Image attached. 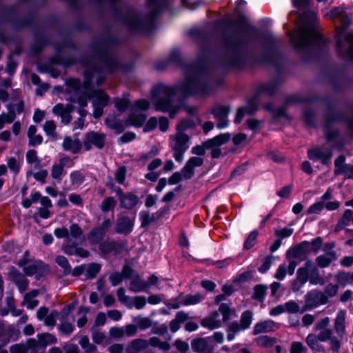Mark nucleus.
<instances>
[{
	"label": "nucleus",
	"mask_w": 353,
	"mask_h": 353,
	"mask_svg": "<svg viewBox=\"0 0 353 353\" xmlns=\"http://www.w3.org/2000/svg\"><path fill=\"white\" fill-rule=\"evenodd\" d=\"M98 61L101 65V68H88L84 72L85 81L83 84L77 79H70L65 81L66 92L70 94L68 100L77 103L80 107H86L88 100L92 99L93 117L97 119L102 116L103 108L108 104L110 97L102 90H92V79L97 75V83L99 85L105 79L103 72H112L119 68L115 55L109 49H105L99 54Z\"/></svg>",
	"instance_id": "nucleus-1"
},
{
	"label": "nucleus",
	"mask_w": 353,
	"mask_h": 353,
	"mask_svg": "<svg viewBox=\"0 0 353 353\" xmlns=\"http://www.w3.org/2000/svg\"><path fill=\"white\" fill-rule=\"evenodd\" d=\"M234 8V12L237 14L236 19L223 18L218 23L223 29H232L245 33L248 37L256 38L261 40L265 51L256 58L259 62H273L279 58L280 53L274 49V37L268 32H261L256 27L250 23L248 17L241 10L240 6H245V0H238Z\"/></svg>",
	"instance_id": "nucleus-2"
},
{
	"label": "nucleus",
	"mask_w": 353,
	"mask_h": 353,
	"mask_svg": "<svg viewBox=\"0 0 353 353\" xmlns=\"http://www.w3.org/2000/svg\"><path fill=\"white\" fill-rule=\"evenodd\" d=\"M203 73L199 72H185L184 81L178 85H163L156 83V94L163 91L168 96L205 97L212 91L210 83L203 78Z\"/></svg>",
	"instance_id": "nucleus-3"
},
{
	"label": "nucleus",
	"mask_w": 353,
	"mask_h": 353,
	"mask_svg": "<svg viewBox=\"0 0 353 353\" xmlns=\"http://www.w3.org/2000/svg\"><path fill=\"white\" fill-rule=\"evenodd\" d=\"M248 38L243 34L223 36L225 47L230 52L231 57L221 63L223 68L242 70L245 67H252L257 63L254 61L256 57L244 56L241 53L244 46L248 43Z\"/></svg>",
	"instance_id": "nucleus-4"
},
{
	"label": "nucleus",
	"mask_w": 353,
	"mask_h": 353,
	"mask_svg": "<svg viewBox=\"0 0 353 353\" xmlns=\"http://www.w3.org/2000/svg\"><path fill=\"white\" fill-rule=\"evenodd\" d=\"M305 31L310 35L309 39L300 34L291 37L290 42L294 50L298 53L305 51L309 54L311 46H316V51L321 52L324 46L328 43L329 39L319 31L312 21L305 24Z\"/></svg>",
	"instance_id": "nucleus-5"
},
{
	"label": "nucleus",
	"mask_w": 353,
	"mask_h": 353,
	"mask_svg": "<svg viewBox=\"0 0 353 353\" xmlns=\"http://www.w3.org/2000/svg\"><path fill=\"white\" fill-rule=\"evenodd\" d=\"M323 132L327 143L334 142L340 136V131L333 128V125L339 122H345L350 136L353 137V117L351 116H347L344 112L337 110L332 114H323Z\"/></svg>",
	"instance_id": "nucleus-6"
},
{
	"label": "nucleus",
	"mask_w": 353,
	"mask_h": 353,
	"mask_svg": "<svg viewBox=\"0 0 353 353\" xmlns=\"http://www.w3.org/2000/svg\"><path fill=\"white\" fill-rule=\"evenodd\" d=\"M157 95V94H156ZM175 96H168L165 94L162 99H158L156 96V111H162L168 112L170 119L175 118L180 110H184L188 114L195 116L197 114L198 108L194 105H190L185 103L187 98L184 96L177 97V104H174L173 97Z\"/></svg>",
	"instance_id": "nucleus-7"
},
{
	"label": "nucleus",
	"mask_w": 353,
	"mask_h": 353,
	"mask_svg": "<svg viewBox=\"0 0 353 353\" xmlns=\"http://www.w3.org/2000/svg\"><path fill=\"white\" fill-rule=\"evenodd\" d=\"M54 234L57 239H65L62 245V250L68 255L78 256L81 258H86L89 256V252L78 244L72 241L69 236V230L66 227L55 228Z\"/></svg>",
	"instance_id": "nucleus-8"
},
{
	"label": "nucleus",
	"mask_w": 353,
	"mask_h": 353,
	"mask_svg": "<svg viewBox=\"0 0 353 353\" xmlns=\"http://www.w3.org/2000/svg\"><path fill=\"white\" fill-rule=\"evenodd\" d=\"M274 49L276 50L279 53H280V56L279 58H276L277 59H275L273 62H259L256 61V58H258L259 56H257L256 58H254V61L258 63V64L261 65H270L275 68L276 70V77L268 83H265L266 85L270 86L272 88V92L271 93L273 94V96L275 94L279 85L281 83V73H282V67L281 63L283 61V52L279 50L278 46V39L274 37Z\"/></svg>",
	"instance_id": "nucleus-9"
},
{
	"label": "nucleus",
	"mask_w": 353,
	"mask_h": 353,
	"mask_svg": "<svg viewBox=\"0 0 353 353\" xmlns=\"http://www.w3.org/2000/svg\"><path fill=\"white\" fill-rule=\"evenodd\" d=\"M170 64H173L177 68H179L184 73L185 72H190V63L185 62L178 49L172 50L165 60L160 61H156V70H163Z\"/></svg>",
	"instance_id": "nucleus-10"
},
{
	"label": "nucleus",
	"mask_w": 353,
	"mask_h": 353,
	"mask_svg": "<svg viewBox=\"0 0 353 353\" xmlns=\"http://www.w3.org/2000/svg\"><path fill=\"white\" fill-rule=\"evenodd\" d=\"M149 107V103L145 99L137 101L131 108L132 113L130 114L128 122L134 126L143 125L146 120V115L140 112L146 110Z\"/></svg>",
	"instance_id": "nucleus-11"
},
{
	"label": "nucleus",
	"mask_w": 353,
	"mask_h": 353,
	"mask_svg": "<svg viewBox=\"0 0 353 353\" xmlns=\"http://www.w3.org/2000/svg\"><path fill=\"white\" fill-rule=\"evenodd\" d=\"M106 136L103 132L90 131L85 134L83 138V148L89 151L92 148L102 149L105 145Z\"/></svg>",
	"instance_id": "nucleus-12"
},
{
	"label": "nucleus",
	"mask_w": 353,
	"mask_h": 353,
	"mask_svg": "<svg viewBox=\"0 0 353 353\" xmlns=\"http://www.w3.org/2000/svg\"><path fill=\"white\" fill-rule=\"evenodd\" d=\"M211 54L212 50L208 46L203 47L197 55L196 61L194 63H190V72L204 73L210 64Z\"/></svg>",
	"instance_id": "nucleus-13"
},
{
	"label": "nucleus",
	"mask_w": 353,
	"mask_h": 353,
	"mask_svg": "<svg viewBox=\"0 0 353 353\" xmlns=\"http://www.w3.org/2000/svg\"><path fill=\"white\" fill-rule=\"evenodd\" d=\"M325 75L328 83L331 85L333 90L336 92H342L346 88V83L343 79L346 78L348 82H352V79L348 78L344 73H339L338 71H327Z\"/></svg>",
	"instance_id": "nucleus-14"
},
{
	"label": "nucleus",
	"mask_w": 353,
	"mask_h": 353,
	"mask_svg": "<svg viewBox=\"0 0 353 353\" xmlns=\"http://www.w3.org/2000/svg\"><path fill=\"white\" fill-rule=\"evenodd\" d=\"M246 105L247 106H240L237 108L234 119V123L236 125L240 124L242 122L245 114L254 116L259 110V103L250 98L246 100Z\"/></svg>",
	"instance_id": "nucleus-15"
},
{
	"label": "nucleus",
	"mask_w": 353,
	"mask_h": 353,
	"mask_svg": "<svg viewBox=\"0 0 353 353\" xmlns=\"http://www.w3.org/2000/svg\"><path fill=\"white\" fill-rule=\"evenodd\" d=\"M307 245V241L305 240L290 248L286 252L288 260L291 259L305 260L310 254Z\"/></svg>",
	"instance_id": "nucleus-16"
},
{
	"label": "nucleus",
	"mask_w": 353,
	"mask_h": 353,
	"mask_svg": "<svg viewBox=\"0 0 353 353\" xmlns=\"http://www.w3.org/2000/svg\"><path fill=\"white\" fill-rule=\"evenodd\" d=\"M305 300L310 309L317 307L321 305H325L328 303V297L321 291L312 290L305 294Z\"/></svg>",
	"instance_id": "nucleus-17"
},
{
	"label": "nucleus",
	"mask_w": 353,
	"mask_h": 353,
	"mask_svg": "<svg viewBox=\"0 0 353 353\" xmlns=\"http://www.w3.org/2000/svg\"><path fill=\"white\" fill-rule=\"evenodd\" d=\"M230 138L231 134L225 132L220 133L214 137L209 139V140L214 141V143L213 146L209 149L211 150L210 155L212 159H219L221 156L222 151L219 147L228 143Z\"/></svg>",
	"instance_id": "nucleus-18"
},
{
	"label": "nucleus",
	"mask_w": 353,
	"mask_h": 353,
	"mask_svg": "<svg viewBox=\"0 0 353 353\" xmlns=\"http://www.w3.org/2000/svg\"><path fill=\"white\" fill-rule=\"evenodd\" d=\"M117 196L121 207L126 209H132L139 203V197L132 193H124L121 188L118 187L114 190Z\"/></svg>",
	"instance_id": "nucleus-19"
},
{
	"label": "nucleus",
	"mask_w": 353,
	"mask_h": 353,
	"mask_svg": "<svg viewBox=\"0 0 353 353\" xmlns=\"http://www.w3.org/2000/svg\"><path fill=\"white\" fill-rule=\"evenodd\" d=\"M309 279V272H306L305 269L299 268L296 272V278L291 281V290L294 292H299L304 287Z\"/></svg>",
	"instance_id": "nucleus-20"
},
{
	"label": "nucleus",
	"mask_w": 353,
	"mask_h": 353,
	"mask_svg": "<svg viewBox=\"0 0 353 353\" xmlns=\"http://www.w3.org/2000/svg\"><path fill=\"white\" fill-rule=\"evenodd\" d=\"M210 337H198L191 341L192 350L196 353H212V347H209L208 341Z\"/></svg>",
	"instance_id": "nucleus-21"
},
{
	"label": "nucleus",
	"mask_w": 353,
	"mask_h": 353,
	"mask_svg": "<svg viewBox=\"0 0 353 353\" xmlns=\"http://www.w3.org/2000/svg\"><path fill=\"white\" fill-rule=\"evenodd\" d=\"M134 219L128 216L119 218L115 226V231L121 234H129L133 230Z\"/></svg>",
	"instance_id": "nucleus-22"
},
{
	"label": "nucleus",
	"mask_w": 353,
	"mask_h": 353,
	"mask_svg": "<svg viewBox=\"0 0 353 353\" xmlns=\"http://www.w3.org/2000/svg\"><path fill=\"white\" fill-rule=\"evenodd\" d=\"M62 147L65 151L72 154H77L83 148V143L77 138L72 139L70 137H65L63 139Z\"/></svg>",
	"instance_id": "nucleus-23"
},
{
	"label": "nucleus",
	"mask_w": 353,
	"mask_h": 353,
	"mask_svg": "<svg viewBox=\"0 0 353 353\" xmlns=\"http://www.w3.org/2000/svg\"><path fill=\"white\" fill-rule=\"evenodd\" d=\"M346 311L340 310L334 319V330L340 338H343L345 334Z\"/></svg>",
	"instance_id": "nucleus-24"
},
{
	"label": "nucleus",
	"mask_w": 353,
	"mask_h": 353,
	"mask_svg": "<svg viewBox=\"0 0 353 353\" xmlns=\"http://www.w3.org/2000/svg\"><path fill=\"white\" fill-rule=\"evenodd\" d=\"M45 266V264L41 261H32L23 267V270L27 276L36 275L37 277L41 275Z\"/></svg>",
	"instance_id": "nucleus-25"
},
{
	"label": "nucleus",
	"mask_w": 353,
	"mask_h": 353,
	"mask_svg": "<svg viewBox=\"0 0 353 353\" xmlns=\"http://www.w3.org/2000/svg\"><path fill=\"white\" fill-rule=\"evenodd\" d=\"M274 321L271 319L256 323L253 327L252 334L258 335L272 332L274 330Z\"/></svg>",
	"instance_id": "nucleus-26"
},
{
	"label": "nucleus",
	"mask_w": 353,
	"mask_h": 353,
	"mask_svg": "<svg viewBox=\"0 0 353 353\" xmlns=\"http://www.w3.org/2000/svg\"><path fill=\"white\" fill-rule=\"evenodd\" d=\"M189 318L188 314L184 311H179L176 312L175 318L170 323V329L174 333L181 328V324L184 323Z\"/></svg>",
	"instance_id": "nucleus-27"
},
{
	"label": "nucleus",
	"mask_w": 353,
	"mask_h": 353,
	"mask_svg": "<svg viewBox=\"0 0 353 353\" xmlns=\"http://www.w3.org/2000/svg\"><path fill=\"white\" fill-rule=\"evenodd\" d=\"M8 114L4 112L0 114V130L3 129L6 123H12L15 118L16 113L12 104H8Z\"/></svg>",
	"instance_id": "nucleus-28"
},
{
	"label": "nucleus",
	"mask_w": 353,
	"mask_h": 353,
	"mask_svg": "<svg viewBox=\"0 0 353 353\" xmlns=\"http://www.w3.org/2000/svg\"><path fill=\"white\" fill-rule=\"evenodd\" d=\"M319 103L325 105V110L323 114H326L327 112L332 114L333 112L338 110L327 97H321L317 94H314L313 103Z\"/></svg>",
	"instance_id": "nucleus-29"
},
{
	"label": "nucleus",
	"mask_w": 353,
	"mask_h": 353,
	"mask_svg": "<svg viewBox=\"0 0 353 353\" xmlns=\"http://www.w3.org/2000/svg\"><path fill=\"white\" fill-rule=\"evenodd\" d=\"M85 180V172L83 170H73L70 174V181L74 188H79Z\"/></svg>",
	"instance_id": "nucleus-30"
},
{
	"label": "nucleus",
	"mask_w": 353,
	"mask_h": 353,
	"mask_svg": "<svg viewBox=\"0 0 353 353\" xmlns=\"http://www.w3.org/2000/svg\"><path fill=\"white\" fill-rule=\"evenodd\" d=\"M149 284L141 279L139 276H133L130 284V290L134 292L145 290Z\"/></svg>",
	"instance_id": "nucleus-31"
},
{
	"label": "nucleus",
	"mask_w": 353,
	"mask_h": 353,
	"mask_svg": "<svg viewBox=\"0 0 353 353\" xmlns=\"http://www.w3.org/2000/svg\"><path fill=\"white\" fill-rule=\"evenodd\" d=\"M190 140V137L184 133H179L175 139L174 150H183L186 151L188 149V143Z\"/></svg>",
	"instance_id": "nucleus-32"
},
{
	"label": "nucleus",
	"mask_w": 353,
	"mask_h": 353,
	"mask_svg": "<svg viewBox=\"0 0 353 353\" xmlns=\"http://www.w3.org/2000/svg\"><path fill=\"white\" fill-rule=\"evenodd\" d=\"M268 294V286L265 284H257L253 288L252 298L254 300L263 303Z\"/></svg>",
	"instance_id": "nucleus-33"
},
{
	"label": "nucleus",
	"mask_w": 353,
	"mask_h": 353,
	"mask_svg": "<svg viewBox=\"0 0 353 353\" xmlns=\"http://www.w3.org/2000/svg\"><path fill=\"white\" fill-rule=\"evenodd\" d=\"M106 123L109 128L115 130L117 134L121 133L128 125L126 123L114 117H109L106 119Z\"/></svg>",
	"instance_id": "nucleus-34"
},
{
	"label": "nucleus",
	"mask_w": 353,
	"mask_h": 353,
	"mask_svg": "<svg viewBox=\"0 0 353 353\" xmlns=\"http://www.w3.org/2000/svg\"><path fill=\"white\" fill-rule=\"evenodd\" d=\"M318 338L314 334H309L306 339L305 342L307 345L314 352H325V347L323 345L318 343Z\"/></svg>",
	"instance_id": "nucleus-35"
},
{
	"label": "nucleus",
	"mask_w": 353,
	"mask_h": 353,
	"mask_svg": "<svg viewBox=\"0 0 353 353\" xmlns=\"http://www.w3.org/2000/svg\"><path fill=\"white\" fill-rule=\"evenodd\" d=\"M148 341L143 339H135L127 347V353H139L148 347Z\"/></svg>",
	"instance_id": "nucleus-36"
},
{
	"label": "nucleus",
	"mask_w": 353,
	"mask_h": 353,
	"mask_svg": "<svg viewBox=\"0 0 353 353\" xmlns=\"http://www.w3.org/2000/svg\"><path fill=\"white\" fill-rule=\"evenodd\" d=\"M230 112V106L229 105L219 104L212 108L211 113L217 119H223L228 118V116Z\"/></svg>",
	"instance_id": "nucleus-37"
},
{
	"label": "nucleus",
	"mask_w": 353,
	"mask_h": 353,
	"mask_svg": "<svg viewBox=\"0 0 353 353\" xmlns=\"http://www.w3.org/2000/svg\"><path fill=\"white\" fill-rule=\"evenodd\" d=\"M314 95L301 97L298 95H290L288 96L285 99L286 104H294V103H313Z\"/></svg>",
	"instance_id": "nucleus-38"
},
{
	"label": "nucleus",
	"mask_w": 353,
	"mask_h": 353,
	"mask_svg": "<svg viewBox=\"0 0 353 353\" xmlns=\"http://www.w3.org/2000/svg\"><path fill=\"white\" fill-rule=\"evenodd\" d=\"M103 229L94 228L88 234V240L91 245L99 243L105 236Z\"/></svg>",
	"instance_id": "nucleus-39"
},
{
	"label": "nucleus",
	"mask_w": 353,
	"mask_h": 353,
	"mask_svg": "<svg viewBox=\"0 0 353 353\" xmlns=\"http://www.w3.org/2000/svg\"><path fill=\"white\" fill-rule=\"evenodd\" d=\"M310 283L312 285H323L325 284V279L320 274V271L316 266H314L311 268L309 272Z\"/></svg>",
	"instance_id": "nucleus-40"
},
{
	"label": "nucleus",
	"mask_w": 353,
	"mask_h": 353,
	"mask_svg": "<svg viewBox=\"0 0 353 353\" xmlns=\"http://www.w3.org/2000/svg\"><path fill=\"white\" fill-rule=\"evenodd\" d=\"M37 339L39 345L43 350L46 346L57 343L56 337L49 333L39 334H37Z\"/></svg>",
	"instance_id": "nucleus-41"
},
{
	"label": "nucleus",
	"mask_w": 353,
	"mask_h": 353,
	"mask_svg": "<svg viewBox=\"0 0 353 353\" xmlns=\"http://www.w3.org/2000/svg\"><path fill=\"white\" fill-rule=\"evenodd\" d=\"M256 345L264 348H270L276 343V339L268 335H261L255 339Z\"/></svg>",
	"instance_id": "nucleus-42"
},
{
	"label": "nucleus",
	"mask_w": 353,
	"mask_h": 353,
	"mask_svg": "<svg viewBox=\"0 0 353 353\" xmlns=\"http://www.w3.org/2000/svg\"><path fill=\"white\" fill-rule=\"evenodd\" d=\"M38 294L39 292L36 290H32L25 294L24 303L28 309L33 310L38 305L39 301L35 299Z\"/></svg>",
	"instance_id": "nucleus-43"
},
{
	"label": "nucleus",
	"mask_w": 353,
	"mask_h": 353,
	"mask_svg": "<svg viewBox=\"0 0 353 353\" xmlns=\"http://www.w3.org/2000/svg\"><path fill=\"white\" fill-rule=\"evenodd\" d=\"M213 144H214V141L209 140L208 139L203 141L201 145H196L194 146L191 150V152L194 154L199 156V157L204 156L205 154V150L212 148Z\"/></svg>",
	"instance_id": "nucleus-44"
},
{
	"label": "nucleus",
	"mask_w": 353,
	"mask_h": 353,
	"mask_svg": "<svg viewBox=\"0 0 353 353\" xmlns=\"http://www.w3.org/2000/svg\"><path fill=\"white\" fill-rule=\"evenodd\" d=\"M350 272L344 270H339L334 276V280L338 285L345 287L348 284H352L350 281Z\"/></svg>",
	"instance_id": "nucleus-45"
},
{
	"label": "nucleus",
	"mask_w": 353,
	"mask_h": 353,
	"mask_svg": "<svg viewBox=\"0 0 353 353\" xmlns=\"http://www.w3.org/2000/svg\"><path fill=\"white\" fill-rule=\"evenodd\" d=\"M101 265L97 263H91L85 264V276L88 279L94 278L100 272Z\"/></svg>",
	"instance_id": "nucleus-46"
},
{
	"label": "nucleus",
	"mask_w": 353,
	"mask_h": 353,
	"mask_svg": "<svg viewBox=\"0 0 353 353\" xmlns=\"http://www.w3.org/2000/svg\"><path fill=\"white\" fill-rule=\"evenodd\" d=\"M253 320V313L251 310H245L242 312L239 324L242 330H245L250 327Z\"/></svg>",
	"instance_id": "nucleus-47"
},
{
	"label": "nucleus",
	"mask_w": 353,
	"mask_h": 353,
	"mask_svg": "<svg viewBox=\"0 0 353 353\" xmlns=\"http://www.w3.org/2000/svg\"><path fill=\"white\" fill-rule=\"evenodd\" d=\"M259 236V232L257 230H252L245 239L243 249L244 250H249L252 248L257 243V237Z\"/></svg>",
	"instance_id": "nucleus-48"
},
{
	"label": "nucleus",
	"mask_w": 353,
	"mask_h": 353,
	"mask_svg": "<svg viewBox=\"0 0 353 353\" xmlns=\"http://www.w3.org/2000/svg\"><path fill=\"white\" fill-rule=\"evenodd\" d=\"M271 92L272 88H270V86L266 85L265 83H262L257 87L254 94L250 98L258 102L263 94H268L270 96H273Z\"/></svg>",
	"instance_id": "nucleus-49"
},
{
	"label": "nucleus",
	"mask_w": 353,
	"mask_h": 353,
	"mask_svg": "<svg viewBox=\"0 0 353 353\" xmlns=\"http://www.w3.org/2000/svg\"><path fill=\"white\" fill-rule=\"evenodd\" d=\"M242 330L240 324L236 321H234L230 323L226 330L227 339L228 341L234 340L235 335L237 334L240 330Z\"/></svg>",
	"instance_id": "nucleus-50"
},
{
	"label": "nucleus",
	"mask_w": 353,
	"mask_h": 353,
	"mask_svg": "<svg viewBox=\"0 0 353 353\" xmlns=\"http://www.w3.org/2000/svg\"><path fill=\"white\" fill-rule=\"evenodd\" d=\"M307 248L312 252L317 254L322 249L323 245V239L321 236H316L312 239L311 241H307Z\"/></svg>",
	"instance_id": "nucleus-51"
},
{
	"label": "nucleus",
	"mask_w": 353,
	"mask_h": 353,
	"mask_svg": "<svg viewBox=\"0 0 353 353\" xmlns=\"http://www.w3.org/2000/svg\"><path fill=\"white\" fill-rule=\"evenodd\" d=\"M345 40L350 46L345 50L344 57L347 59L350 63L353 64V34L347 33L345 36Z\"/></svg>",
	"instance_id": "nucleus-52"
},
{
	"label": "nucleus",
	"mask_w": 353,
	"mask_h": 353,
	"mask_svg": "<svg viewBox=\"0 0 353 353\" xmlns=\"http://www.w3.org/2000/svg\"><path fill=\"white\" fill-rule=\"evenodd\" d=\"M204 296L200 293H196L194 295L189 294L184 297L183 300L181 301V303L185 306L196 305L201 302Z\"/></svg>",
	"instance_id": "nucleus-53"
},
{
	"label": "nucleus",
	"mask_w": 353,
	"mask_h": 353,
	"mask_svg": "<svg viewBox=\"0 0 353 353\" xmlns=\"http://www.w3.org/2000/svg\"><path fill=\"white\" fill-rule=\"evenodd\" d=\"M232 259L230 257L226 258L223 260L213 261L211 259H205L201 261L207 265H215L219 269H223L227 268L232 262Z\"/></svg>",
	"instance_id": "nucleus-54"
},
{
	"label": "nucleus",
	"mask_w": 353,
	"mask_h": 353,
	"mask_svg": "<svg viewBox=\"0 0 353 353\" xmlns=\"http://www.w3.org/2000/svg\"><path fill=\"white\" fill-rule=\"evenodd\" d=\"M55 261L63 269L65 276L70 274L71 266L66 257L59 255L55 258Z\"/></svg>",
	"instance_id": "nucleus-55"
},
{
	"label": "nucleus",
	"mask_w": 353,
	"mask_h": 353,
	"mask_svg": "<svg viewBox=\"0 0 353 353\" xmlns=\"http://www.w3.org/2000/svg\"><path fill=\"white\" fill-rule=\"evenodd\" d=\"M28 163L32 165L35 168H39L41 165V161L37 157V152L34 150H29L26 155Z\"/></svg>",
	"instance_id": "nucleus-56"
},
{
	"label": "nucleus",
	"mask_w": 353,
	"mask_h": 353,
	"mask_svg": "<svg viewBox=\"0 0 353 353\" xmlns=\"http://www.w3.org/2000/svg\"><path fill=\"white\" fill-rule=\"evenodd\" d=\"M202 327L208 328L210 330L217 329L221 327V323L220 321H216L214 318L205 317L201 321Z\"/></svg>",
	"instance_id": "nucleus-57"
},
{
	"label": "nucleus",
	"mask_w": 353,
	"mask_h": 353,
	"mask_svg": "<svg viewBox=\"0 0 353 353\" xmlns=\"http://www.w3.org/2000/svg\"><path fill=\"white\" fill-rule=\"evenodd\" d=\"M219 312L223 316V322L227 323L230 320L232 309L228 303H221L219 304Z\"/></svg>",
	"instance_id": "nucleus-58"
},
{
	"label": "nucleus",
	"mask_w": 353,
	"mask_h": 353,
	"mask_svg": "<svg viewBox=\"0 0 353 353\" xmlns=\"http://www.w3.org/2000/svg\"><path fill=\"white\" fill-rule=\"evenodd\" d=\"M303 121L307 126L315 128V113L312 110H306L303 113Z\"/></svg>",
	"instance_id": "nucleus-59"
},
{
	"label": "nucleus",
	"mask_w": 353,
	"mask_h": 353,
	"mask_svg": "<svg viewBox=\"0 0 353 353\" xmlns=\"http://www.w3.org/2000/svg\"><path fill=\"white\" fill-rule=\"evenodd\" d=\"M79 343L86 353H90L97 350V347L94 345L90 343L89 339L87 336H81L79 341Z\"/></svg>",
	"instance_id": "nucleus-60"
},
{
	"label": "nucleus",
	"mask_w": 353,
	"mask_h": 353,
	"mask_svg": "<svg viewBox=\"0 0 353 353\" xmlns=\"http://www.w3.org/2000/svg\"><path fill=\"white\" fill-rule=\"evenodd\" d=\"M116 205V201L113 197L108 196L103 199L101 204V210L103 212L112 210Z\"/></svg>",
	"instance_id": "nucleus-61"
},
{
	"label": "nucleus",
	"mask_w": 353,
	"mask_h": 353,
	"mask_svg": "<svg viewBox=\"0 0 353 353\" xmlns=\"http://www.w3.org/2000/svg\"><path fill=\"white\" fill-rule=\"evenodd\" d=\"M65 174L64 168L59 163H54L51 170V176L54 179L61 181L63 175Z\"/></svg>",
	"instance_id": "nucleus-62"
},
{
	"label": "nucleus",
	"mask_w": 353,
	"mask_h": 353,
	"mask_svg": "<svg viewBox=\"0 0 353 353\" xmlns=\"http://www.w3.org/2000/svg\"><path fill=\"white\" fill-rule=\"evenodd\" d=\"M28 353H44V350L39 345L34 339H28Z\"/></svg>",
	"instance_id": "nucleus-63"
},
{
	"label": "nucleus",
	"mask_w": 353,
	"mask_h": 353,
	"mask_svg": "<svg viewBox=\"0 0 353 353\" xmlns=\"http://www.w3.org/2000/svg\"><path fill=\"white\" fill-rule=\"evenodd\" d=\"M307 349L300 341H293L291 343L290 353H307Z\"/></svg>",
	"instance_id": "nucleus-64"
}]
</instances>
